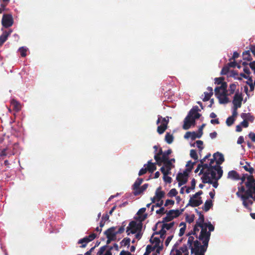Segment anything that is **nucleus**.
Wrapping results in <instances>:
<instances>
[{
	"mask_svg": "<svg viewBox=\"0 0 255 255\" xmlns=\"http://www.w3.org/2000/svg\"><path fill=\"white\" fill-rule=\"evenodd\" d=\"M200 228L201 231L198 237V240H194L193 236H190L187 241V245L191 250V254L196 253L197 251L199 254L205 255L208 247L211 233L207 231L206 223Z\"/></svg>",
	"mask_w": 255,
	"mask_h": 255,
	"instance_id": "f257e3e1",
	"label": "nucleus"
},
{
	"mask_svg": "<svg viewBox=\"0 0 255 255\" xmlns=\"http://www.w3.org/2000/svg\"><path fill=\"white\" fill-rule=\"evenodd\" d=\"M200 165H202V169L200 170L199 175L204 174V173H209V175H211L212 178H215L216 173L218 174V179H220L223 175V170L222 167L219 165H215V166H210L208 163H205L203 162L199 163Z\"/></svg>",
	"mask_w": 255,
	"mask_h": 255,
	"instance_id": "f03ea898",
	"label": "nucleus"
},
{
	"mask_svg": "<svg viewBox=\"0 0 255 255\" xmlns=\"http://www.w3.org/2000/svg\"><path fill=\"white\" fill-rule=\"evenodd\" d=\"M246 188L245 196H249L255 202V179L253 175L247 177V181L245 182Z\"/></svg>",
	"mask_w": 255,
	"mask_h": 255,
	"instance_id": "7ed1b4c3",
	"label": "nucleus"
},
{
	"mask_svg": "<svg viewBox=\"0 0 255 255\" xmlns=\"http://www.w3.org/2000/svg\"><path fill=\"white\" fill-rule=\"evenodd\" d=\"M162 163L164 165L160 169L163 175L170 174L171 170L174 167V165L170 162L169 159L166 160H161L156 163L158 166H161Z\"/></svg>",
	"mask_w": 255,
	"mask_h": 255,
	"instance_id": "20e7f679",
	"label": "nucleus"
},
{
	"mask_svg": "<svg viewBox=\"0 0 255 255\" xmlns=\"http://www.w3.org/2000/svg\"><path fill=\"white\" fill-rule=\"evenodd\" d=\"M142 228V224L141 222L137 223L135 221H131L127 228L126 233L128 235H129L130 234H134L137 232H141Z\"/></svg>",
	"mask_w": 255,
	"mask_h": 255,
	"instance_id": "39448f33",
	"label": "nucleus"
},
{
	"mask_svg": "<svg viewBox=\"0 0 255 255\" xmlns=\"http://www.w3.org/2000/svg\"><path fill=\"white\" fill-rule=\"evenodd\" d=\"M218 174L216 173L215 177V178H212L210 177L209 176V173H204L202 177H201V179L202 181V182L203 183H209L213 185V186L215 188H217L218 186V181L220 179H218Z\"/></svg>",
	"mask_w": 255,
	"mask_h": 255,
	"instance_id": "423d86ee",
	"label": "nucleus"
},
{
	"mask_svg": "<svg viewBox=\"0 0 255 255\" xmlns=\"http://www.w3.org/2000/svg\"><path fill=\"white\" fill-rule=\"evenodd\" d=\"M191 171V168L186 169L183 173L179 172L176 176V180L178 182V186H181L187 183L189 176V173Z\"/></svg>",
	"mask_w": 255,
	"mask_h": 255,
	"instance_id": "0eeeda50",
	"label": "nucleus"
},
{
	"mask_svg": "<svg viewBox=\"0 0 255 255\" xmlns=\"http://www.w3.org/2000/svg\"><path fill=\"white\" fill-rule=\"evenodd\" d=\"M13 24V19L11 14H4L1 19V24L4 28H8Z\"/></svg>",
	"mask_w": 255,
	"mask_h": 255,
	"instance_id": "6e6552de",
	"label": "nucleus"
},
{
	"mask_svg": "<svg viewBox=\"0 0 255 255\" xmlns=\"http://www.w3.org/2000/svg\"><path fill=\"white\" fill-rule=\"evenodd\" d=\"M241 199L243 201V206L247 209L250 212L252 211V208L251 207L253 204L254 200L249 196L242 195Z\"/></svg>",
	"mask_w": 255,
	"mask_h": 255,
	"instance_id": "1a4fd4ad",
	"label": "nucleus"
},
{
	"mask_svg": "<svg viewBox=\"0 0 255 255\" xmlns=\"http://www.w3.org/2000/svg\"><path fill=\"white\" fill-rule=\"evenodd\" d=\"M176 245H175L171 250V254L175 251L173 255H189V251L187 245H184L178 249H176Z\"/></svg>",
	"mask_w": 255,
	"mask_h": 255,
	"instance_id": "9d476101",
	"label": "nucleus"
},
{
	"mask_svg": "<svg viewBox=\"0 0 255 255\" xmlns=\"http://www.w3.org/2000/svg\"><path fill=\"white\" fill-rule=\"evenodd\" d=\"M243 98L242 93H239L236 92L233 100V104L234 107L236 108H239L241 107L242 102L243 101Z\"/></svg>",
	"mask_w": 255,
	"mask_h": 255,
	"instance_id": "9b49d317",
	"label": "nucleus"
},
{
	"mask_svg": "<svg viewBox=\"0 0 255 255\" xmlns=\"http://www.w3.org/2000/svg\"><path fill=\"white\" fill-rule=\"evenodd\" d=\"M200 111L197 106H194L192 109L190 110L187 116L195 121V120L198 119L201 117V114L198 113V112Z\"/></svg>",
	"mask_w": 255,
	"mask_h": 255,
	"instance_id": "f8f14e48",
	"label": "nucleus"
},
{
	"mask_svg": "<svg viewBox=\"0 0 255 255\" xmlns=\"http://www.w3.org/2000/svg\"><path fill=\"white\" fill-rule=\"evenodd\" d=\"M202 203L203 202L201 197H199L198 199H195V198H193V197H192L190 198L189 202L186 205V207H198L201 205Z\"/></svg>",
	"mask_w": 255,
	"mask_h": 255,
	"instance_id": "ddd939ff",
	"label": "nucleus"
},
{
	"mask_svg": "<svg viewBox=\"0 0 255 255\" xmlns=\"http://www.w3.org/2000/svg\"><path fill=\"white\" fill-rule=\"evenodd\" d=\"M195 121L187 116L184 120V124L183 125V128L187 130L190 128L192 125H194Z\"/></svg>",
	"mask_w": 255,
	"mask_h": 255,
	"instance_id": "4468645a",
	"label": "nucleus"
},
{
	"mask_svg": "<svg viewBox=\"0 0 255 255\" xmlns=\"http://www.w3.org/2000/svg\"><path fill=\"white\" fill-rule=\"evenodd\" d=\"M116 229V227H112L105 231L104 234L106 236V237L111 238L116 240L117 234L115 232Z\"/></svg>",
	"mask_w": 255,
	"mask_h": 255,
	"instance_id": "2eb2a0df",
	"label": "nucleus"
},
{
	"mask_svg": "<svg viewBox=\"0 0 255 255\" xmlns=\"http://www.w3.org/2000/svg\"><path fill=\"white\" fill-rule=\"evenodd\" d=\"M12 30L9 29L8 31L5 30L3 32L2 34L0 36V47L6 41L8 37L11 34Z\"/></svg>",
	"mask_w": 255,
	"mask_h": 255,
	"instance_id": "dca6fc26",
	"label": "nucleus"
},
{
	"mask_svg": "<svg viewBox=\"0 0 255 255\" xmlns=\"http://www.w3.org/2000/svg\"><path fill=\"white\" fill-rule=\"evenodd\" d=\"M148 187V184L145 183L141 186H139L136 189H132L133 190V194L134 196H137L142 193L144 191L146 190Z\"/></svg>",
	"mask_w": 255,
	"mask_h": 255,
	"instance_id": "f3484780",
	"label": "nucleus"
},
{
	"mask_svg": "<svg viewBox=\"0 0 255 255\" xmlns=\"http://www.w3.org/2000/svg\"><path fill=\"white\" fill-rule=\"evenodd\" d=\"M213 157H215V158H216V165L220 166V164H221L224 161L225 159L223 154L219 152H217L213 154Z\"/></svg>",
	"mask_w": 255,
	"mask_h": 255,
	"instance_id": "a211bd4d",
	"label": "nucleus"
},
{
	"mask_svg": "<svg viewBox=\"0 0 255 255\" xmlns=\"http://www.w3.org/2000/svg\"><path fill=\"white\" fill-rule=\"evenodd\" d=\"M10 104L13 107V110L15 112H19L21 108V106L19 102L14 99H12L10 101Z\"/></svg>",
	"mask_w": 255,
	"mask_h": 255,
	"instance_id": "6ab92c4d",
	"label": "nucleus"
},
{
	"mask_svg": "<svg viewBox=\"0 0 255 255\" xmlns=\"http://www.w3.org/2000/svg\"><path fill=\"white\" fill-rule=\"evenodd\" d=\"M195 211L199 216L198 219L196 222V223L197 224L198 226H201L202 225H204V224L206 223L204 222L205 219L204 215L202 214L201 212H199L197 209H196Z\"/></svg>",
	"mask_w": 255,
	"mask_h": 255,
	"instance_id": "aec40b11",
	"label": "nucleus"
},
{
	"mask_svg": "<svg viewBox=\"0 0 255 255\" xmlns=\"http://www.w3.org/2000/svg\"><path fill=\"white\" fill-rule=\"evenodd\" d=\"M161 189V187L159 186L157 188L155 192V196L157 201H159L165 195V192L164 191H160Z\"/></svg>",
	"mask_w": 255,
	"mask_h": 255,
	"instance_id": "412c9836",
	"label": "nucleus"
},
{
	"mask_svg": "<svg viewBox=\"0 0 255 255\" xmlns=\"http://www.w3.org/2000/svg\"><path fill=\"white\" fill-rule=\"evenodd\" d=\"M228 177L235 180H239L240 177L238 172L235 170H231L229 172Z\"/></svg>",
	"mask_w": 255,
	"mask_h": 255,
	"instance_id": "4be33fe9",
	"label": "nucleus"
},
{
	"mask_svg": "<svg viewBox=\"0 0 255 255\" xmlns=\"http://www.w3.org/2000/svg\"><path fill=\"white\" fill-rule=\"evenodd\" d=\"M199 227H200V226H198L197 224L196 223L195 226H194V228H193V230L191 231L190 232H189L187 234V236H188V238L190 236H192V235H194L198 239V236H197V233L198 232H199Z\"/></svg>",
	"mask_w": 255,
	"mask_h": 255,
	"instance_id": "5701e85b",
	"label": "nucleus"
},
{
	"mask_svg": "<svg viewBox=\"0 0 255 255\" xmlns=\"http://www.w3.org/2000/svg\"><path fill=\"white\" fill-rule=\"evenodd\" d=\"M185 208L181 209L179 210H170L169 211H171V216L173 217V219L179 217L182 213L184 211Z\"/></svg>",
	"mask_w": 255,
	"mask_h": 255,
	"instance_id": "b1692460",
	"label": "nucleus"
},
{
	"mask_svg": "<svg viewBox=\"0 0 255 255\" xmlns=\"http://www.w3.org/2000/svg\"><path fill=\"white\" fill-rule=\"evenodd\" d=\"M222 96H220L219 99L220 104H227L229 102V98L227 97V93H222Z\"/></svg>",
	"mask_w": 255,
	"mask_h": 255,
	"instance_id": "393cba45",
	"label": "nucleus"
},
{
	"mask_svg": "<svg viewBox=\"0 0 255 255\" xmlns=\"http://www.w3.org/2000/svg\"><path fill=\"white\" fill-rule=\"evenodd\" d=\"M9 150V149L8 148H5L1 149L0 151V156L1 157H5L6 156L9 157L10 156L15 154V152H7V151Z\"/></svg>",
	"mask_w": 255,
	"mask_h": 255,
	"instance_id": "a878e982",
	"label": "nucleus"
},
{
	"mask_svg": "<svg viewBox=\"0 0 255 255\" xmlns=\"http://www.w3.org/2000/svg\"><path fill=\"white\" fill-rule=\"evenodd\" d=\"M146 166L147 169L150 173L153 172L156 169L155 163L151 162V160L148 161Z\"/></svg>",
	"mask_w": 255,
	"mask_h": 255,
	"instance_id": "bb28decb",
	"label": "nucleus"
},
{
	"mask_svg": "<svg viewBox=\"0 0 255 255\" xmlns=\"http://www.w3.org/2000/svg\"><path fill=\"white\" fill-rule=\"evenodd\" d=\"M107 248H108L107 245H105V246L101 247L100 248L97 255H103L104 252L106 251V250ZM104 255H112V253L110 251H107L106 253Z\"/></svg>",
	"mask_w": 255,
	"mask_h": 255,
	"instance_id": "cd10ccee",
	"label": "nucleus"
},
{
	"mask_svg": "<svg viewBox=\"0 0 255 255\" xmlns=\"http://www.w3.org/2000/svg\"><path fill=\"white\" fill-rule=\"evenodd\" d=\"M163 154V151L162 148L160 147L159 148L158 151H157L156 153H155V155L154 156V158L155 160L156 163L159 161L161 160V156H162Z\"/></svg>",
	"mask_w": 255,
	"mask_h": 255,
	"instance_id": "c85d7f7f",
	"label": "nucleus"
},
{
	"mask_svg": "<svg viewBox=\"0 0 255 255\" xmlns=\"http://www.w3.org/2000/svg\"><path fill=\"white\" fill-rule=\"evenodd\" d=\"M221 85L220 86L217 87L215 89V91H217L218 90H222V93H227V83L226 82H223Z\"/></svg>",
	"mask_w": 255,
	"mask_h": 255,
	"instance_id": "c756f323",
	"label": "nucleus"
},
{
	"mask_svg": "<svg viewBox=\"0 0 255 255\" xmlns=\"http://www.w3.org/2000/svg\"><path fill=\"white\" fill-rule=\"evenodd\" d=\"M243 59L248 61H251L252 60L250 50H246L243 53Z\"/></svg>",
	"mask_w": 255,
	"mask_h": 255,
	"instance_id": "7c9ffc66",
	"label": "nucleus"
},
{
	"mask_svg": "<svg viewBox=\"0 0 255 255\" xmlns=\"http://www.w3.org/2000/svg\"><path fill=\"white\" fill-rule=\"evenodd\" d=\"M213 206V203L212 200H206L205 204L204 207L203 208V209L205 211L207 212Z\"/></svg>",
	"mask_w": 255,
	"mask_h": 255,
	"instance_id": "2f4dec72",
	"label": "nucleus"
},
{
	"mask_svg": "<svg viewBox=\"0 0 255 255\" xmlns=\"http://www.w3.org/2000/svg\"><path fill=\"white\" fill-rule=\"evenodd\" d=\"M167 123L161 124V125L157 127V131L160 134H162L167 129Z\"/></svg>",
	"mask_w": 255,
	"mask_h": 255,
	"instance_id": "473e14b6",
	"label": "nucleus"
},
{
	"mask_svg": "<svg viewBox=\"0 0 255 255\" xmlns=\"http://www.w3.org/2000/svg\"><path fill=\"white\" fill-rule=\"evenodd\" d=\"M246 187L244 186H242L241 187H238V191L236 193V195L241 198V196L242 195H244V194H246Z\"/></svg>",
	"mask_w": 255,
	"mask_h": 255,
	"instance_id": "72a5a7b5",
	"label": "nucleus"
},
{
	"mask_svg": "<svg viewBox=\"0 0 255 255\" xmlns=\"http://www.w3.org/2000/svg\"><path fill=\"white\" fill-rule=\"evenodd\" d=\"M243 168L246 171L249 172L251 175H252L254 171V169L251 166L250 163L248 162H246V165L243 166Z\"/></svg>",
	"mask_w": 255,
	"mask_h": 255,
	"instance_id": "f704fd0d",
	"label": "nucleus"
},
{
	"mask_svg": "<svg viewBox=\"0 0 255 255\" xmlns=\"http://www.w3.org/2000/svg\"><path fill=\"white\" fill-rule=\"evenodd\" d=\"M171 149H168L167 150L163 152L162 156H161V160H166L169 159V155L172 153Z\"/></svg>",
	"mask_w": 255,
	"mask_h": 255,
	"instance_id": "c9c22d12",
	"label": "nucleus"
},
{
	"mask_svg": "<svg viewBox=\"0 0 255 255\" xmlns=\"http://www.w3.org/2000/svg\"><path fill=\"white\" fill-rule=\"evenodd\" d=\"M171 211H168L166 213V216L162 219L161 223H167L173 220V217L171 216Z\"/></svg>",
	"mask_w": 255,
	"mask_h": 255,
	"instance_id": "e433bc0d",
	"label": "nucleus"
},
{
	"mask_svg": "<svg viewBox=\"0 0 255 255\" xmlns=\"http://www.w3.org/2000/svg\"><path fill=\"white\" fill-rule=\"evenodd\" d=\"M173 136L169 132L166 133L165 136V140L168 144H171L173 141Z\"/></svg>",
	"mask_w": 255,
	"mask_h": 255,
	"instance_id": "4c0bfd02",
	"label": "nucleus"
},
{
	"mask_svg": "<svg viewBox=\"0 0 255 255\" xmlns=\"http://www.w3.org/2000/svg\"><path fill=\"white\" fill-rule=\"evenodd\" d=\"M143 179L141 178H138L132 185V189L137 188L143 182Z\"/></svg>",
	"mask_w": 255,
	"mask_h": 255,
	"instance_id": "58836bf2",
	"label": "nucleus"
},
{
	"mask_svg": "<svg viewBox=\"0 0 255 255\" xmlns=\"http://www.w3.org/2000/svg\"><path fill=\"white\" fill-rule=\"evenodd\" d=\"M163 224L162 225V228H164L165 230H169L171 228H172L174 225V222H172L170 223H163Z\"/></svg>",
	"mask_w": 255,
	"mask_h": 255,
	"instance_id": "ea45409f",
	"label": "nucleus"
},
{
	"mask_svg": "<svg viewBox=\"0 0 255 255\" xmlns=\"http://www.w3.org/2000/svg\"><path fill=\"white\" fill-rule=\"evenodd\" d=\"M150 242L153 244L155 243V245L154 246L155 247H158L160 243V240L159 238L155 237L152 240L150 239Z\"/></svg>",
	"mask_w": 255,
	"mask_h": 255,
	"instance_id": "a19ab883",
	"label": "nucleus"
},
{
	"mask_svg": "<svg viewBox=\"0 0 255 255\" xmlns=\"http://www.w3.org/2000/svg\"><path fill=\"white\" fill-rule=\"evenodd\" d=\"M235 120H236V119L233 117H232L231 116L228 117L226 121L227 125L228 126H232L234 123V122L235 121Z\"/></svg>",
	"mask_w": 255,
	"mask_h": 255,
	"instance_id": "79ce46f5",
	"label": "nucleus"
},
{
	"mask_svg": "<svg viewBox=\"0 0 255 255\" xmlns=\"http://www.w3.org/2000/svg\"><path fill=\"white\" fill-rule=\"evenodd\" d=\"M126 226V222H123L122 223V226L119 228L117 232H116L117 235L123 233L125 230Z\"/></svg>",
	"mask_w": 255,
	"mask_h": 255,
	"instance_id": "37998d69",
	"label": "nucleus"
},
{
	"mask_svg": "<svg viewBox=\"0 0 255 255\" xmlns=\"http://www.w3.org/2000/svg\"><path fill=\"white\" fill-rule=\"evenodd\" d=\"M178 194V192L176 189L173 188L171 189L169 192L168 193L167 195L169 197H172L174 196H176Z\"/></svg>",
	"mask_w": 255,
	"mask_h": 255,
	"instance_id": "c03bdc74",
	"label": "nucleus"
},
{
	"mask_svg": "<svg viewBox=\"0 0 255 255\" xmlns=\"http://www.w3.org/2000/svg\"><path fill=\"white\" fill-rule=\"evenodd\" d=\"M229 71V66L225 65L224 66L221 71L220 74L222 75H227Z\"/></svg>",
	"mask_w": 255,
	"mask_h": 255,
	"instance_id": "a18cd8bd",
	"label": "nucleus"
},
{
	"mask_svg": "<svg viewBox=\"0 0 255 255\" xmlns=\"http://www.w3.org/2000/svg\"><path fill=\"white\" fill-rule=\"evenodd\" d=\"M201 136V133L193 131L191 132V138L192 140H195L196 138H200Z\"/></svg>",
	"mask_w": 255,
	"mask_h": 255,
	"instance_id": "49530a36",
	"label": "nucleus"
},
{
	"mask_svg": "<svg viewBox=\"0 0 255 255\" xmlns=\"http://www.w3.org/2000/svg\"><path fill=\"white\" fill-rule=\"evenodd\" d=\"M213 94V93L204 92L205 96L203 98V101L204 102L209 101Z\"/></svg>",
	"mask_w": 255,
	"mask_h": 255,
	"instance_id": "de8ad7c7",
	"label": "nucleus"
},
{
	"mask_svg": "<svg viewBox=\"0 0 255 255\" xmlns=\"http://www.w3.org/2000/svg\"><path fill=\"white\" fill-rule=\"evenodd\" d=\"M130 239L128 238H124L121 242V244L124 246H129L130 245Z\"/></svg>",
	"mask_w": 255,
	"mask_h": 255,
	"instance_id": "09e8293b",
	"label": "nucleus"
},
{
	"mask_svg": "<svg viewBox=\"0 0 255 255\" xmlns=\"http://www.w3.org/2000/svg\"><path fill=\"white\" fill-rule=\"evenodd\" d=\"M236 89V85L234 83L231 84L229 87V95H231L235 92Z\"/></svg>",
	"mask_w": 255,
	"mask_h": 255,
	"instance_id": "8fccbe9b",
	"label": "nucleus"
},
{
	"mask_svg": "<svg viewBox=\"0 0 255 255\" xmlns=\"http://www.w3.org/2000/svg\"><path fill=\"white\" fill-rule=\"evenodd\" d=\"M190 155L191 158L195 160H197L198 159V155L196 151L194 149H191L190 150Z\"/></svg>",
	"mask_w": 255,
	"mask_h": 255,
	"instance_id": "3c124183",
	"label": "nucleus"
},
{
	"mask_svg": "<svg viewBox=\"0 0 255 255\" xmlns=\"http://www.w3.org/2000/svg\"><path fill=\"white\" fill-rule=\"evenodd\" d=\"M19 51L20 53V55H21V57H24L26 56L27 49L22 47L19 48Z\"/></svg>",
	"mask_w": 255,
	"mask_h": 255,
	"instance_id": "603ef678",
	"label": "nucleus"
},
{
	"mask_svg": "<svg viewBox=\"0 0 255 255\" xmlns=\"http://www.w3.org/2000/svg\"><path fill=\"white\" fill-rule=\"evenodd\" d=\"M146 164H144V167L142 168L138 172V175L139 176H141L142 175H144L145 174L147 171H148V170L147 169V167H146Z\"/></svg>",
	"mask_w": 255,
	"mask_h": 255,
	"instance_id": "864d4df0",
	"label": "nucleus"
},
{
	"mask_svg": "<svg viewBox=\"0 0 255 255\" xmlns=\"http://www.w3.org/2000/svg\"><path fill=\"white\" fill-rule=\"evenodd\" d=\"M81 241H84L85 242L84 244H83L81 246H80V248H85L86 247L87 244L88 243L90 242V240L88 239V238H87L86 237H84L83 239H81Z\"/></svg>",
	"mask_w": 255,
	"mask_h": 255,
	"instance_id": "5fc2aeb1",
	"label": "nucleus"
},
{
	"mask_svg": "<svg viewBox=\"0 0 255 255\" xmlns=\"http://www.w3.org/2000/svg\"><path fill=\"white\" fill-rule=\"evenodd\" d=\"M224 80V78L223 77L216 78L215 79V83L217 85L221 84L223 81Z\"/></svg>",
	"mask_w": 255,
	"mask_h": 255,
	"instance_id": "6e6d98bb",
	"label": "nucleus"
},
{
	"mask_svg": "<svg viewBox=\"0 0 255 255\" xmlns=\"http://www.w3.org/2000/svg\"><path fill=\"white\" fill-rule=\"evenodd\" d=\"M249 80H250V82H246V83L250 86L251 91H253L254 90L255 86L253 83V80L252 77H250Z\"/></svg>",
	"mask_w": 255,
	"mask_h": 255,
	"instance_id": "4d7b16f0",
	"label": "nucleus"
},
{
	"mask_svg": "<svg viewBox=\"0 0 255 255\" xmlns=\"http://www.w3.org/2000/svg\"><path fill=\"white\" fill-rule=\"evenodd\" d=\"M196 144L200 151H201L204 148L203 146V142L202 140H197L196 141Z\"/></svg>",
	"mask_w": 255,
	"mask_h": 255,
	"instance_id": "13d9d810",
	"label": "nucleus"
},
{
	"mask_svg": "<svg viewBox=\"0 0 255 255\" xmlns=\"http://www.w3.org/2000/svg\"><path fill=\"white\" fill-rule=\"evenodd\" d=\"M167 175H163V180L165 182L170 183L172 182V178Z\"/></svg>",
	"mask_w": 255,
	"mask_h": 255,
	"instance_id": "bf43d9fd",
	"label": "nucleus"
},
{
	"mask_svg": "<svg viewBox=\"0 0 255 255\" xmlns=\"http://www.w3.org/2000/svg\"><path fill=\"white\" fill-rule=\"evenodd\" d=\"M195 164V162H192L191 161H188L186 165V166L187 167L186 169H188V168H191V170H192Z\"/></svg>",
	"mask_w": 255,
	"mask_h": 255,
	"instance_id": "052dcab7",
	"label": "nucleus"
},
{
	"mask_svg": "<svg viewBox=\"0 0 255 255\" xmlns=\"http://www.w3.org/2000/svg\"><path fill=\"white\" fill-rule=\"evenodd\" d=\"M185 229H186V224H184V226L183 227L181 228L180 229V231L179 233V236L180 237H181L184 235L185 231Z\"/></svg>",
	"mask_w": 255,
	"mask_h": 255,
	"instance_id": "680f3d73",
	"label": "nucleus"
},
{
	"mask_svg": "<svg viewBox=\"0 0 255 255\" xmlns=\"http://www.w3.org/2000/svg\"><path fill=\"white\" fill-rule=\"evenodd\" d=\"M166 233V230L164 228H162V227L161 229L159 232H157L155 233L154 234H157V235L165 236Z\"/></svg>",
	"mask_w": 255,
	"mask_h": 255,
	"instance_id": "e2e57ef3",
	"label": "nucleus"
},
{
	"mask_svg": "<svg viewBox=\"0 0 255 255\" xmlns=\"http://www.w3.org/2000/svg\"><path fill=\"white\" fill-rule=\"evenodd\" d=\"M174 204V201L172 200L167 199L166 200L164 204L165 206H168V205H173Z\"/></svg>",
	"mask_w": 255,
	"mask_h": 255,
	"instance_id": "0e129e2a",
	"label": "nucleus"
},
{
	"mask_svg": "<svg viewBox=\"0 0 255 255\" xmlns=\"http://www.w3.org/2000/svg\"><path fill=\"white\" fill-rule=\"evenodd\" d=\"M206 226H207V228L209 229L208 232H210V233H211V232H213L214 230V227L210 222L208 223H206Z\"/></svg>",
	"mask_w": 255,
	"mask_h": 255,
	"instance_id": "69168bd1",
	"label": "nucleus"
},
{
	"mask_svg": "<svg viewBox=\"0 0 255 255\" xmlns=\"http://www.w3.org/2000/svg\"><path fill=\"white\" fill-rule=\"evenodd\" d=\"M156 248L154 246L152 247L151 245H147L146 248V250L150 253L152 251H154Z\"/></svg>",
	"mask_w": 255,
	"mask_h": 255,
	"instance_id": "338daca9",
	"label": "nucleus"
},
{
	"mask_svg": "<svg viewBox=\"0 0 255 255\" xmlns=\"http://www.w3.org/2000/svg\"><path fill=\"white\" fill-rule=\"evenodd\" d=\"M249 50L251 51L253 55L255 56V45H250L249 47Z\"/></svg>",
	"mask_w": 255,
	"mask_h": 255,
	"instance_id": "774afa93",
	"label": "nucleus"
}]
</instances>
